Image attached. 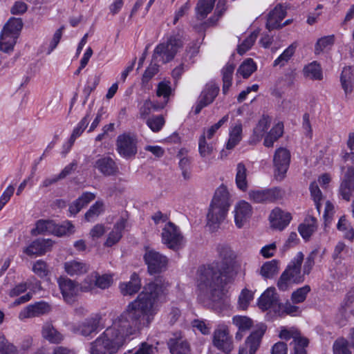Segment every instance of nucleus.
I'll return each mask as SVG.
<instances>
[{
	"mask_svg": "<svg viewBox=\"0 0 354 354\" xmlns=\"http://www.w3.org/2000/svg\"><path fill=\"white\" fill-rule=\"evenodd\" d=\"M93 167L104 176L114 175L117 172V167L114 160L109 156L98 158L94 162Z\"/></svg>",
	"mask_w": 354,
	"mask_h": 354,
	"instance_id": "25",
	"label": "nucleus"
},
{
	"mask_svg": "<svg viewBox=\"0 0 354 354\" xmlns=\"http://www.w3.org/2000/svg\"><path fill=\"white\" fill-rule=\"evenodd\" d=\"M41 333L42 337L52 344H59L64 339L63 335L50 324L44 325Z\"/></svg>",
	"mask_w": 354,
	"mask_h": 354,
	"instance_id": "32",
	"label": "nucleus"
},
{
	"mask_svg": "<svg viewBox=\"0 0 354 354\" xmlns=\"http://www.w3.org/2000/svg\"><path fill=\"white\" fill-rule=\"evenodd\" d=\"M305 77L311 80H321L323 78L322 71L320 64L316 62H312L305 66L303 69Z\"/></svg>",
	"mask_w": 354,
	"mask_h": 354,
	"instance_id": "34",
	"label": "nucleus"
},
{
	"mask_svg": "<svg viewBox=\"0 0 354 354\" xmlns=\"http://www.w3.org/2000/svg\"><path fill=\"white\" fill-rule=\"evenodd\" d=\"M286 10L285 8L281 4L276 6L268 15L266 28L270 31L282 28L283 26H281V21L286 17Z\"/></svg>",
	"mask_w": 354,
	"mask_h": 354,
	"instance_id": "20",
	"label": "nucleus"
},
{
	"mask_svg": "<svg viewBox=\"0 0 354 354\" xmlns=\"http://www.w3.org/2000/svg\"><path fill=\"white\" fill-rule=\"evenodd\" d=\"M127 224V220L120 218L113 225V230L109 233L107 239L104 243L106 247H111L120 241L122 236Z\"/></svg>",
	"mask_w": 354,
	"mask_h": 354,
	"instance_id": "24",
	"label": "nucleus"
},
{
	"mask_svg": "<svg viewBox=\"0 0 354 354\" xmlns=\"http://www.w3.org/2000/svg\"><path fill=\"white\" fill-rule=\"evenodd\" d=\"M23 27L19 18H10L4 25L0 35V50L9 53L14 49L17 39Z\"/></svg>",
	"mask_w": 354,
	"mask_h": 354,
	"instance_id": "5",
	"label": "nucleus"
},
{
	"mask_svg": "<svg viewBox=\"0 0 354 354\" xmlns=\"http://www.w3.org/2000/svg\"><path fill=\"white\" fill-rule=\"evenodd\" d=\"M259 32L253 31L238 46L237 52L239 55H243L254 45Z\"/></svg>",
	"mask_w": 354,
	"mask_h": 354,
	"instance_id": "49",
	"label": "nucleus"
},
{
	"mask_svg": "<svg viewBox=\"0 0 354 354\" xmlns=\"http://www.w3.org/2000/svg\"><path fill=\"white\" fill-rule=\"evenodd\" d=\"M216 0H199L196 10L197 17L203 19L212 10Z\"/></svg>",
	"mask_w": 354,
	"mask_h": 354,
	"instance_id": "43",
	"label": "nucleus"
},
{
	"mask_svg": "<svg viewBox=\"0 0 354 354\" xmlns=\"http://www.w3.org/2000/svg\"><path fill=\"white\" fill-rule=\"evenodd\" d=\"M297 45L292 44L290 45L274 61L273 66H283L290 58L293 56L295 53Z\"/></svg>",
	"mask_w": 354,
	"mask_h": 354,
	"instance_id": "45",
	"label": "nucleus"
},
{
	"mask_svg": "<svg viewBox=\"0 0 354 354\" xmlns=\"http://www.w3.org/2000/svg\"><path fill=\"white\" fill-rule=\"evenodd\" d=\"M279 272L278 261L273 259L263 264L260 269V274L264 279H270Z\"/></svg>",
	"mask_w": 354,
	"mask_h": 354,
	"instance_id": "38",
	"label": "nucleus"
},
{
	"mask_svg": "<svg viewBox=\"0 0 354 354\" xmlns=\"http://www.w3.org/2000/svg\"><path fill=\"white\" fill-rule=\"evenodd\" d=\"M101 319L102 317L100 315H94L82 322L79 326L78 330L81 335L87 337L97 330Z\"/></svg>",
	"mask_w": 354,
	"mask_h": 354,
	"instance_id": "26",
	"label": "nucleus"
},
{
	"mask_svg": "<svg viewBox=\"0 0 354 354\" xmlns=\"http://www.w3.org/2000/svg\"><path fill=\"white\" fill-rule=\"evenodd\" d=\"M230 194L225 187L221 186L215 192L207 214V225L212 231L216 230L224 221L229 207Z\"/></svg>",
	"mask_w": 354,
	"mask_h": 354,
	"instance_id": "3",
	"label": "nucleus"
},
{
	"mask_svg": "<svg viewBox=\"0 0 354 354\" xmlns=\"http://www.w3.org/2000/svg\"><path fill=\"white\" fill-rule=\"evenodd\" d=\"M96 278H95V285L96 288H99L100 289H106L109 288L111 284L113 283V275L109 274H104L100 275L98 272H96Z\"/></svg>",
	"mask_w": 354,
	"mask_h": 354,
	"instance_id": "58",
	"label": "nucleus"
},
{
	"mask_svg": "<svg viewBox=\"0 0 354 354\" xmlns=\"http://www.w3.org/2000/svg\"><path fill=\"white\" fill-rule=\"evenodd\" d=\"M235 183L236 187L240 190L243 192L247 190L248 187L247 180V169L243 162H239L236 165Z\"/></svg>",
	"mask_w": 354,
	"mask_h": 354,
	"instance_id": "33",
	"label": "nucleus"
},
{
	"mask_svg": "<svg viewBox=\"0 0 354 354\" xmlns=\"http://www.w3.org/2000/svg\"><path fill=\"white\" fill-rule=\"evenodd\" d=\"M290 161V153L288 150L281 147L276 150L273 157L274 177L281 181L286 177Z\"/></svg>",
	"mask_w": 354,
	"mask_h": 354,
	"instance_id": "11",
	"label": "nucleus"
},
{
	"mask_svg": "<svg viewBox=\"0 0 354 354\" xmlns=\"http://www.w3.org/2000/svg\"><path fill=\"white\" fill-rule=\"evenodd\" d=\"M234 213L236 226L241 228L252 216V208L248 202L241 201L235 205Z\"/></svg>",
	"mask_w": 354,
	"mask_h": 354,
	"instance_id": "16",
	"label": "nucleus"
},
{
	"mask_svg": "<svg viewBox=\"0 0 354 354\" xmlns=\"http://www.w3.org/2000/svg\"><path fill=\"white\" fill-rule=\"evenodd\" d=\"M266 330V326L264 325H261L254 330L246 338L243 346L239 348V354H256Z\"/></svg>",
	"mask_w": 354,
	"mask_h": 354,
	"instance_id": "12",
	"label": "nucleus"
},
{
	"mask_svg": "<svg viewBox=\"0 0 354 354\" xmlns=\"http://www.w3.org/2000/svg\"><path fill=\"white\" fill-rule=\"evenodd\" d=\"M197 283L198 288L208 297L215 310L221 311L230 306V299L223 288L227 283L225 282V277L218 264L201 267L198 270Z\"/></svg>",
	"mask_w": 354,
	"mask_h": 354,
	"instance_id": "2",
	"label": "nucleus"
},
{
	"mask_svg": "<svg viewBox=\"0 0 354 354\" xmlns=\"http://www.w3.org/2000/svg\"><path fill=\"white\" fill-rule=\"evenodd\" d=\"M0 354H19L17 347L2 335H0Z\"/></svg>",
	"mask_w": 354,
	"mask_h": 354,
	"instance_id": "57",
	"label": "nucleus"
},
{
	"mask_svg": "<svg viewBox=\"0 0 354 354\" xmlns=\"http://www.w3.org/2000/svg\"><path fill=\"white\" fill-rule=\"evenodd\" d=\"M104 211V203L102 201H96L85 214V219L93 221Z\"/></svg>",
	"mask_w": 354,
	"mask_h": 354,
	"instance_id": "53",
	"label": "nucleus"
},
{
	"mask_svg": "<svg viewBox=\"0 0 354 354\" xmlns=\"http://www.w3.org/2000/svg\"><path fill=\"white\" fill-rule=\"evenodd\" d=\"M146 123L153 132H158L165 125V120L161 115H153L147 118Z\"/></svg>",
	"mask_w": 354,
	"mask_h": 354,
	"instance_id": "50",
	"label": "nucleus"
},
{
	"mask_svg": "<svg viewBox=\"0 0 354 354\" xmlns=\"http://www.w3.org/2000/svg\"><path fill=\"white\" fill-rule=\"evenodd\" d=\"M32 271L40 278L45 277L48 274L47 264L42 260H38L33 264Z\"/></svg>",
	"mask_w": 354,
	"mask_h": 354,
	"instance_id": "63",
	"label": "nucleus"
},
{
	"mask_svg": "<svg viewBox=\"0 0 354 354\" xmlns=\"http://www.w3.org/2000/svg\"><path fill=\"white\" fill-rule=\"evenodd\" d=\"M308 339L302 336L301 333L293 339L294 354H306V347L308 345Z\"/></svg>",
	"mask_w": 354,
	"mask_h": 354,
	"instance_id": "52",
	"label": "nucleus"
},
{
	"mask_svg": "<svg viewBox=\"0 0 354 354\" xmlns=\"http://www.w3.org/2000/svg\"><path fill=\"white\" fill-rule=\"evenodd\" d=\"M337 228L344 234V237L349 241L354 239V230L345 216H342L337 225Z\"/></svg>",
	"mask_w": 354,
	"mask_h": 354,
	"instance_id": "42",
	"label": "nucleus"
},
{
	"mask_svg": "<svg viewBox=\"0 0 354 354\" xmlns=\"http://www.w3.org/2000/svg\"><path fill=\"white\" fill-rule=\"evenodd\" d=\"M242 126L241 124L235 125L230 132V138L226 145L227 149H232L241 141L242 136Z\"/></svg>",
	"mask_w": 354,
	"mask_h": 354,
	"instance_id": "46",
	"label": "nucleus"
},
{
	"mask_svg": "<svg viewBox=\"0 0 354 354\" xmlns=\"http://www.w3.org/2000/svg\"><path fill=\"white\" fill-rule=\"evenodd\" d=\"M258 305L263 310H270L275 314L280 310V302L274 288H268L259 299Z\"/></svg>",
	"mask_w": 354,
	"mask_h": 354,
	"instance_id": "14",
	"label": "nucleus"
},
{
	"mask_svg": "<svg viewBox=\"0 0 354 354\" xmlns=\"http://www.w3.org/2000/svg\"><path fill=\"white\" fill-rule=\"evenodd\" d=\"M57 283L64 299L67 303L73 302L74 297L78 292V285L75 281L66 277L59 278Z\"/></svg>",
	"mask_w": 354,
	"mask_h": 354,
	"instance_id": "19",
	"label": "nucleus"
},
{
	"mask_svg": "<svg viewBox=\"0 0 354 354\" xmlns=\"http://www.w3.org/2000/svg\"><path fill=\"white\" fill-rule=\"evenodd\" d=\"M168 345L171 354H190V345L180 333L169 339Z\"/></svg>",
	"mask_w": 354,
	"mask_h": 354,
	"instance_id": "23",
	"label": "nucleus"
},
{
	"mask_svg": "<svg viewBox=\"0 0 354 354\" xmlns=\"http://www.w3.org/2000/svg\"><path fill=\"white\" fill-rule=\"evenodd\" d=\"M291 214L279 207L274 208L269 216L270 225L272 228L283 230L290 223Z\"/></svg>",
	"mask_w": 354,
	"mask_h": 354,
	"instance_id": "17",
	"label": "nucleus"
},
{
	"mask_svg": "<svg viewBox=\"0 0 354 354\" xmlns=\"http://www.w3.org/2000/svg\"><path fill=\"white\" fill-rule=\"evenodd\" d=\"M318 254L319 250L317 249H315L313 250L307 257L303 268L304 274L308 275L310 274L313 267L315 265V261Z\"/></svg>",
	"mask_w": 354,
	"mask_h": 354,
	"instance_id": "61",
	"label": "nucleus"
},
{
	"mask_svg": "<svg viewBox=\"0 0 354 354\" xmlns=\"http://www.w3.org/2000/svg\"><path fill=\"white\" fill-rule=\"evenodd\" d=\"M96 272H93L88 274L80 285V290L84 292L93 290L96 288L95 278Z\"/></svg>",
	"mask_w": 354,
	"mask_h": 354,
	"instance_id": "60",
	"label": "nucleus"
},
{
	"mask_svg": "<svg viewBox=\"0 0 354 354\" xmlns=\"http://www.w3.org/2000/svg\"><path fill=\"white\" fill-rule=\"evenodd\" d=\"M340 82L346 95L351 94L354 88V70L351 66L344 67L340 75Z\"/></svg>",
	"mask_w": 354,
	"mask_h": 354,
	"instance_id": "27",
	"label": "nucleus"
},
{
	"mask_svg": "<svg viewBox=\"0 0 354 354\" xmlns=\"http://www.w3.org/2000/svg\"><path fill=\"white\" fill-rule=\"evenodd\" d=\"M257 69V66L252 59H247L239 67L236 74H240L243 78L249 77Z\"/></svg>",
	"mask_w": 354,
	"mask_h": 354,
	"instance_id": "47",
	"label": "nucleus"
},
{
	"mask_svg": "<svg viewBox=\"0 0 354 354\" xmlns=\"http://www.w3.org/2000/svg\"><path fill=\"white\" fill-rule=\"evenodd\" d=\"M232 324L241 331L249 330L252 325V320L246 316L236 315L232 317Z\"/></svg>",
	"mask_w": 354,
	"mask_h": 354,
	"instance_id": "48",
	"label": "nucleus"
},
{
	"mask_svg": "<svg viewBox=\"0 0 354 354\" xmlns=\"http://www.w3.org/2000/svg\"><path fill=\"white\" fill-rule=\"evenodd\" d=\"M310 291V288L308 285H306L301 288H298L292 294L291 299L292 300V302L295 304L303 302L306 299V296Z\"/></svg>",
	"mask_w": 354,
	"mask_h": 354,
	"instance_id": "59",
	"label": "nucleus"
},
{
	"mask_svg": "<svg viewBox=\"0 0 354 354\" xmlns=\"http://www.w3.org/2000/svg\"><path fill=\"white\" fill-rule=\"evenodd\" d=\"M279 194L278 189L263 190H252L249 192V198L254 203H267L275 201Z\"/></svg>",
	"mask_w": 354,
	"mask_h": 354,
	"instance_id": "21",
	"label": "nucleus"
},
{
	"mask_svg": "<svg viewBox=\"0 0 354 354\" xmlns=\"http://www.w3.org/2000/svg\"><path fill=\"white\" fill-rule=\"evenodd\" d=\"M335 43V36L333 35L322 37L317 39L315 44V53L319 55L325 50L330 48Z\"/></svg>",
	"mask_w": 354,
	"mask_h": 354,
	"instance_id": "40",
	"label": "nucleus"
},
{
	"mask_svg": "<svg viewBox=\"0 0 354 354\" xmlns=\"http://www.w3.org/2000/svg\"><path fill=\"white\" fill-rule=\"evenodd\" d=\"M235 69V65L232 63H227L222 69L223 93H227L232 85V75Z\"/></svg>",
	"mask_w": 354,
	"mask_h": 354,
	"instance_id": "35",
	"label": "nucleus"
},
{
	"mask_svg": "<svg viewBox=\"0 0 354 354\" xmlns=\"http://www.w3.org/2000/svg\"><path fill=\"white\" fill-rule=\"evenodd\" d=\"M168 286L162 278L148 283L111 326L90 344V353L116 354L131 335L150 324L156 313L155 302L167 294Z\"/></svg>",
	"mask_w": 354,
	"mask_h": 354,
	"instance_id": "1",
	"label": "nucleus"
},
{
	"mask_svg": "<svg viewBox=\"0 0 354 354\" xmlns=\"http://www.w3.org/2000/svg\"><path fill=\"white\" fill-rule=\"evenodd\" d=\"M51 310L50 306L45 301H38L34 304L28 305L24 308L19 313L20 319L26 318L39 317L46 314Z\"/></svg>",
	"mask_w": 354,
	"mask_h": 354,
	"instance_id": "18",
	"label": "nucleus"
},
{
	"mask_svg": "<svg viewBox=\"0 0 354 354\" xmlns=\"http://www.w3.org/2000/svg\"><path fill=\"white\" fill-rule=\"evenodd\" d=\"M212 344L225 354H230L234 350V343L229 328L225 324H219L214 330Z\"/></svg>",
	"mask_w": 354,
	"mask_h": 354,
	"instance_id": "8",
	"label": "nucleus"
},
{
	"mask_svg": "<svg viewBox=\"0 0 354 354\" xmlns=\"http://www.w3.org/2000/svg\"><path fill=\"white\" fill-rule=\"evenodd\" d=\"M333 354H351L348 349V343L344 338L337 339L333 346Z\"/></svg>",
	"mask_w": 354,
	"mask_h": 354,
	"instance_id": "56",
	"label": "nucleus"
},
{
	"mask_svg": "<svg viewBox=\"0 0 354 354\" xmlns=\"http://www.w3.org/2000/svg\"><path fill=\"white\" fill-rule=\"evenodd\" d=\"M163 109V105H160L159 102H153L149 99L144 101L139 109V115L141 119H146L152 110L158 111Z\"/></svg>",
	"mask_w": 354,
	"mask_h": 354,
	"instance_id": "39",
	"label": "nucleus"
},
{
	"mask_svg": "<svg viewBox=\"0 0 354 354\" xmlns=\"http://www.w3.org/2000/svg\"><path fill=\"white\" fill-rule=\"evenodd\" d=\"M304 261V254L301 252H298L294 259L291 261L286 269L283 272H288L287 276L290 277L294 283H300L304 281V272L301 273V266Z\"/></svg>",
	"mask_w": 354,
	"mask_h": 354,
	"instance_id": "15",
	"label": "nucleus"
},
{
	"mask_svg": "<svg viewBox=\"0 0 354 354\" xmlns=\"http://www.w3.org/2000/svg\"><path fill=\"white\" fill-rule=\"evenodd\" d=\"M53 246L50 239H37L24 250V252L28 256L43 255L50 250Z\"/></svg>",
	"mask_w": 354,
	"mask_h": 354,
	"instance_id": "22",
	"label": "nucleus"
},
{
	"mask_svg": "<svg viewBox=\"0 0 354 354\" xmlns=\"http://www.w3.org/2000/svg\"><path fill=\"white\" fill-rule=\"evenodd\" d=\"M317 219L313 216H308L304 222L298 227V230L301 236L304 239H308L317 230Z\"/></svg>",
	"mask_w": 354,
	"mask_h": 354,
	"instance_id": "30",
	"label": "nucleus"
},
{
	"mask_svg": "<svg viewBox=\"0 0 354 354\" xmlns=\"http://www.w3.org/2000/svg\"><path fill=\"white\" fill-rule=\"evenodd\" d=\"M271 120L268 116H263L259 121L257 125L254 129V133L259 140L268 130L270 125Z\"/></svg>",
	"mask_w": 354,
	"mask_h": 354,
	"instance_id": "54",
	"label": "nucleus"
},
{
	"mask_svg": "<svg viewBox=\"0 0 354 354\" xmlns=\"http://www.w3.org/2000/svg\"><path fill=\"white\" fill-rule=\"evenodd\" d=\"M346 145L348 148L350 149V153H345L343 156L345 160H348L350 157L352 159L353 162L354 163V132H350L348 135V139L346 141Z\"/></svg>",
	"mask_w": 354,
	"mask_h": 354,
	"instance_id": "64",
	"label": "nucleus"
},
{
	"mask_svg": "<svg viewBox=\"0 0 354 354\" xmlns=\"http://www.w3.org/2000/svg\"><path fill=\"white\" fill-rule=\"evenodd\" d=\"M64 268L65 272L71 277L84 274L89 270L88 265L77 260H71L65 262Z\"/></svg>",
	"mask_w": 354,
	"mask_h": 354,
	"instance_id": "28",
	"label": "nucleus"
},
{
	"mask_svg": "<svg viewBox=\"0 0 354 354\" xmlns=\"http://www.w3.org/2000/svg\"><path fill=\"white\" fill-rule=\"evenodd\" d=\"M171 91V83L169 81L165 80L158 83L156 89V95L159 97H163V101L159 103L160 105H163V108L168 103Z\"/></svg>",
	"mask_w": 354,
	"mask_h": 354,
	"instance_id": "37",
	"label": "nucleus"
},
{
	"mask_svg": "<svg viewBox=\"0 0 354 354\" xmlns=\"http://www.w3.org/2000/svg\"><path fill=\"white\" fill-rule=\"evenodd\" d=\"M73 232L74 226L70 221H66L61 225H57L53 221L41 219L36 223V227L32 230L31 233L33 235L55 234L61 236Z\"/></svg>",
	"mask_w": 354,
	"mask_h": 354,
	"instance_id": "7",
	"label": "nucleus"
},
{
	"mask_svg": "<svg viewBox=\"0 0 354 354\" xmlns=\"http://www.w3.org/2000/svg\"><path fill=\"white\" fill-rule=\"evenodd\" d=\"M309 189L311 197L314 201L315 207L319 213L322 207L321 201L323 200L322 193L316 182H313L310 183Z\"/></svg>",
	"mask_w": 354,
	"mask_h": 354,
	"instance_id": "51",
	"label": "nucleus"
},
{
	"mask_svg": "<svg viewBox=\"0 0 354 354\" xmlns=\"http://www.w3.org/2000/svg\"><path fill=\"white\" fill-rule=\"evenodd\" d=\"M144 259L151 274L161 273L167 268L168 258L153 249H146Z\"/></svg>",
	"mask_w": 354,
	"mask_h": 354,
	"instance_id": "10",
	"label": "nucleus"
},
{
	"mask_svg": "<svg viewBox=\"0 0 354 354\" xmlns=\"http://www.w3.org/2000/svg\"><path fill=\"white\" fill-rule=\"evenodd\" d=\"M217 251L218 254V260L213 262L212 263L218 265L219 270L221 272H223V274L225 277V282L230 283L233 280L234 277L235 276L234 267L235 264L236 254L230 247L225 245H218Z\"/></svg>",
	"mask_w": 354,
	"mask_h": 354,
	"instance_id": "6",
	"label": "nucleus"
},
{
	"mask_svg": "<svg viewBox=\"0 0 354 354\" xmlns=\"http://www.w3.org/2000/svg\"><path fill=\"white\" fill-rule=\"evenodd\" d=\"M95 196L91 192H84L69 206V212L71 214H77L85 205L94 200Z\"/></svg>",
	"mask_w": 354,
	"mask_h": 354,
	"instance_id": "31",
	"label": "nucleus"
},
{
	"mask_svg": "<svg viewBox=\"0 0 354 354\" xmlns=\"http://www.w3.org/2000/svg\"><path fill=\"white\" fill-rule=\"evenodd\" d=\"M91 113V106H89L88 111L86 115L81 120V121L78 123L77 126L73 129V133L70 138L71 145L73 144L75 139L79 137L84 131V129L87 127L89 120H90V115Z\"/></svg>",
	"mask_w": 354,
	"mask_h": 354,
	"instance_id": "41",
	"label": "nucleus"
},
{
	"mask_svg": "<svg viewBox=\"0 0 354 354\" xmlns=\"http://www.w3.org/2000/svg\"><path fill=\"white\" fill-rule=\"evenodd\" d=\"M162 241L168 248L174 250L181 248L185 243L180 230L171 222L167 223L162 228Z\"/></svg>",
	"mask_w": 354,
	"mask_h": 354,
	"instance_id": "9",
	"label": "nucleus"
},
{
	"mask_svg": "<svg viewBox=\"0 0 354 354\" xmlns=\"http://www.w3.org/2000/svg\"><path fill=\"white\" fill-rule=\"evenodd\" d=\"M343 176L341 183L354 187V169L351 166L342 167Z\"/></svg>",
	"mask_w": 354,
	"mask_h": 354,
	"instance_id": "62",
	"label": "nucleus"
},
{
	"mask_svg": "<svg viewBox=\"0 0 354 354\" xmlns=\"http://www.w3.org/2000/svg\"><path fill=\"white\" fill-rule=\"evenodd\" d=\"M253 292L247 288H244L241 292L239 299L238 306L241 310H246L250 302L253 299Z\"/></svg>",
	"mask_w": 354,
	"mask_h": 354,
	"instance_id": "55",
	"label": "nucleus"
},
{
	"mask_svg": "<svg viewBox=\"0 0 354 354\" xmlns=\"http://www.w3.org/2000/svg\"><path fill=\"white\" fill-rule=\"evenodd\" d=\"M141 287V283L138 275L133 273L129 282L120 284V289L123 295H132L138 292Z\"/></svg>",
	"mask_w": 354,
	"mask_h": 354,
	"instance_id": "29",
	"label": "nucleus"
},
{
	"mask_svg": "<svg viewBox=\"0 0 354 354\" xmlns=\"http://www.w3.org/2000/svg\"><path fill=\"white\" fill-rule=\"evenodd\" d=\"M117 150L124 158L133 156L137 153L136 136L129 133L120 135L117 138Z\"/></svg>",
	"mask_w": 354,
	"mask_h": 354,
	"instance_id": "13",
	"label": "nucleus"
},
{
	"mask_svg": "<svg viewBox=\"0 0 354 354\" xmlns=\"http://www.w3.org/2000/svg\"><path fill=\"white\" fill-rule=\"evenodd\" d=\"M205 138V134L201 136L198 140V151L200 156L203 158H209L213 153L215 147L213 142H208Z\"/></svg>",
	"mask_w": 354,
	"mask_h": 354,
	"instance_id": "36",
	"label": "nucleus"
},
{
	"mask_svg": "<svg viewBox=\"0 0 354 354\" xmlns=\"http://www.w3.org/2000/svg\"><path fill=\"white\" fill-rule=\"evenodd\" d=\"M183 44L184 40L181 34L178 32L170 35L165 41L156 46L153 50V59L163 64L169 62L174 59Z\"/></svg>",
	"mask_w": 354,
	"mask_h": 354,
	"instance_id": "4",
	"label": "nucleus"
},
{
	"mask_svg": "<svg viewBox=\"0 0 354 354\" xmlns=\"http://www.w3.org/2000/svg\"><path fill=\"white\" fill-rule=\"evenodd\" d=\"M218 91L219 87L215 84H207L205 88L201 93L200 98L209 104L217 96Z\"/></svg>",
	"mask_w": 354,
	"mask_h": 354,
	"instance_id": "44",
	"label": "nucleus"
}]
</instances>
